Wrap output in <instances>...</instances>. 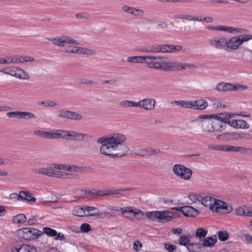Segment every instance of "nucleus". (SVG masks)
<instances>
[{"instance_id":"obj_6","label":"nucleus","mask_w":252,"mask_h":252,"mask_svg":"<svg viewBox=\"0 0 252 252\" xmlns=\"http://www.w3.org/2000/svg\"><path fill=\"white\" fill-rule=\"evenodd\" d=\"M216 89L217 91L222 92L244 91L247 89V86L240 84L233 85L231 83L221 82L217 85Z\"/></svg>"},{"instance_id":"obj_24","label":"nucleus","mask_w":252,"mask_h":252,"mask_svg":"<svg viewBox=\"0 0 252 252\" xmlns=\"http://www.w3.org/2000/svg\"><path fill=\"white\" fill-rule=\"evenodd\" d=\"M224 204V201L214 198L212 206H210V210L213 212L220 213L221 212V206Z\"/></svg>"},{"instance_id":"obj_2","label":"nucleus","mask_w":252,"mask_h":252,"mask_svg":"<svg viewBox=\"0 0 252 252\" xmlns=\"http://www.w3.org/2000/svg\"><path fill=\"white\" fill-rule=\"evenodd\" d=\"M145 216L150 220L157 221L160 223L171 221L173 219L177 217L176 213L166 211L147 212Z\"/></svg>"},{"instance_id":"obj_62","label":"nucleus","mask_w":252,"mask_h":252,"mask_svg":"<svg viewBox=\"0 0 252 252\" xmlns=\"http://www.w3.org/2000/svg\"><path fill=\"white\" fill-rule=\"evenodd\" d=\"M11 160L7 158H0V165L12 164Z\"/></svg>"},{"instance_id":"obj_44","label":"nucleus","mask_w":252,"mask_h":252,"mask_svg":"<svg viewBox=\"0 0 252 252\" xmlns=\"http://www.w3.org/2000/svg\"><path fill=\"white\" fill-rule=\"evenodd\" d=\"M190 243V238L187 236H182L179 239V244L180 245L184 246L187 248L188 245Z\"/></svg>"},{"instance_id":"obj_47","label":"nucleus","mask_w":252,"mask_h":252,"mask_svg":"<svg viewBox=\"0 0 252 252\" xmlns=\"http://www.w3.org/2000/svg\"><path fill=\"white\" fill-rule=\"evenodd\" d=\"M233 210L232 206L228 205L224 202V205H222L221 208V213H230Z\"/></svg>"},{"instance_id":"obj_7","label":"nucleus","mask_w":252,"mask_h":252,"mask_svg":"<svg viewBox=\"0 0 252 252\" xmlns=\"http://www.w3.org/2000/svg\"><path fill=\"white\" fill-rule=\"evenodd\" d=\"M123 209H126L125 215H123L124 217L132 220H134L135 219L139 220L143 217L144 213L141 210L134 208L133 207L127 206L123 207Z\"/></svg>"},{"instance_id":"obj_33","label":"nucleus","mask_w":252,"mask_h":252,"mask_svg":"<svg viewBox=\"0 0 252 252\" xmlns=\"http://www.w3.org/2000/svg\"><path fill=\"white\" fill-rule=\"evenodd\" d=\"M131 189H121L118 190H106L107 192V196H112L113 197H116L117 198H119L122 196V194L121 193L118 192L119 191H123L126 190H131Z\"/></svg>"},{"instance_id":"obj_63","label":"nucleus","mask_w":252,"mask_h":252,"mask_svg":"<svg viewBox=\"0 0 252 252\" xmlns=\"http://www.w3.org/2000/svg\"><path fill=\"white\" fill-rule=\"evenodd\" d=\"M234 27L224 26L221 25V31L227 32L228 33H233Z\"/></svg>"},{"instance_id":"obj_1","label":"nucleus","mask_w":252,"mask_h":252,"mask_svg":"<svg viewBox=\"0 0 252 252\" xmlns=\"http://www.w3.org/2000/svg\"><path fill=\"white\" fill-rule=\"evenodd\" d=\"M126 137L121 133H114L112 136H104L97 139V142L101 144L100 153L112 158H121L128 151L127 145L124 144Z\"/></svg>"},{"instance_id":"obj_36","label":"nucleus","mask_w":252,"mask_h":252,"mask_svg":"<svg viewBox=\"0 0 252 252\" xmlns=\"http://www.w3.org/2000/svg\"><path fill=\"white\" fill-rule=\"evenodd\" d=\"M72 214L75 216L77 217H84L85 211L84 207H82L79 206H75L72 211Z\"/></svg>"},{"instance_id":"obj_18","label":"nucleus","mask_w":252,"mask_h":252,"mask_svg":"<svg viewBox=\"0 0 252 252\" xmlns=\"http://www.w3.org/2000/svg\"><path fill=\"white\" fill-rule=\"evenodd\" d=\"M35 135L40 136L45 139H56V130L55 131H45L39 130H36L34 131Z\"/></svg>"},{"instance_id":"obj_57","label":"nucleus","mask_w":252,"mask_h":252,"mask_svg":"<svg viewBox=\"0 0 252 252\" xmlns=\"http://www.w3.org/2000/svg\"><path fill=\"white\" fill-rule=\"evenodd\" d=\"M170 53L181 51L183 47L181 45H169Z\"/></svg>"},{"instance_id":"obj_26","label":"nucleus","mask_w":252,"mask_h":252,"mask_svg":"<svg viewBox=\"0 0 252 252\" xmlns=\"http://www.w3.org/2000/svg\"><path fill=\"white\" fill-rule=\"evenodd\" d=\"M219 114L220 116L218 119L220 120V122H224V124H227L229 126L230 124H231V118L236 115L234 113H220Z\"/></svg>"},{"instance_id":"obj_51","label":"nucleus","mask_w":252,"mask_h":252,"mask_svg":"<svg viewBox=\"0 0 252 252\" xmlns=\"http://www.w3.org/2000/svg\"><path fill=\"white\" fill-rule=\"evenodd\" d=\"M170 49L169 44H159V53H170Z\"/></svg>"},{"instance_id":"obj_61","label":"nucleus","mask_w":252,"mask_h":252,"mask_svg":"<svg viewBox=\"0 0 252 252\" xmlns=\"http://www.w3.org/2000/svg\"><path fill=\"white\" fill-rule=\"evenodd\" d=\"M20 59L21 63L33 62L34 61V58L29 56L20 57Z\"/></svg>"},{"instance_id":"obj_35","label":"nucleus","mask_w":252,"mask_h":252,"mask_svg":"<svg viewBox=\"0 0 252 252\" xmlns=\"http://www.w3.org/2000/svg\"><path fill=\"white\" fill-rule=\"evenodd\" d=\"M74 140L78 141L88 140L93 138V136L89 134L75 132Z\"/></svg>"},{"instance_id":"obj_46","label":"nucleus","mask_w":252,"mask_h":252,"mask_svg":"<svg viewBox=\"0 0 252 252\" xmlns=\"http://www.w3.org/2000/svg\"><path fill=\"white\" fill-rule=\"evenodd\" d=\"M143 51L147 53H159V44L151 46L148 48L144 49Z\"/></svg>"},{"instance_id":"obj_50","label":"nucleus","mask_w":252,"mask_h":252,"mask_svg":"<svg viewBox=\"0 0 252 252\" xmlns=\"http://www.w3.org/2000/svg\"><path fill=\"white\" fill-rule=\"evenodd\" d=\"M38 105H43L46 107H53L56 106L57 103L55 101L48 100L39 102Z\"/></svg>"},{"instance_id":"obj_17","label":"nucleus","mask_w":252,"mask_h":252,"mask_svg":"<svg viewBox=\"0 0 252 252\" xmlns=\"http://www.w3.org/2000/svg\"><path fill=\"white\" fill-rule=\"evenodd\" d=\"M75 131L64 130H57L56 138H65L67 140H74Z\"/></svg>"},{"instance_id":"obj_27","label":"nucleus","mask_w":252,"mask_h":252,"mask_svg":"<svg viewBox=\"0 0 252 252\" xmlns=\"http://www.w3.org/2000/svg\"><path fill=\"white\" fill-rule=\"evenodd\" d=\"M187 249L190 252H200L203 251L201 243H190Z\"/></svg>"},{"instance_id":"obj_32","label":"nucleus","mask_w":252,"mask_h":252,"mask_svg":"<svg viewBox=\"0 0 252 252\" xmlns=\"http://www.w3.org/2000/svg\"><path fill=\"white\" fill-rule=\"evenodd\" d=\"M208 230L205 228L199 227L197 229L195 233V237L200 241H202L206 236Z\"/></svg>"},{"instance_id":"obj_19","label":"nucleus","mask_w":252,"mask_h":252,"mask_svg":"<svg viewBox=\"0 0 252 252\" xmlns=\"http://www.w3.org/2000/svg\"><path fill=\"white\" fill-rule=\"evenodd\" d=\"M230 126L237 129H248L250 127L249 124L243 120H232L231 124H230Z\"/></svg>"},{"instance_id":"obj_11","label":"nucleus","mask_w":252,"mask_h":252,"mask_svg":"<svg viewBox=\"0 0 252 252\" xmlns=\"http://www.w3.org/2000/svg\"><path fill=\"white\" fill-rule=\"evenodd\" d=\"M171 209L177 211L188 217H194L199 214L198 210L190 206L175 207L171 208Z\"/></svg>"},{"instance_id":"obj_22","label":"nucleus","mask_w":252,"mask_h":252,"mask_svg":"<svg viewBox=\"0 0 252 252\" xmlns=\"http://www.w3.org/2000/svg\"><path fill=\"white\" fill-rule=\"evenodd\" d=\"M122 9L124 11L127 13L131 14L134 16H142L144 14V12L143 10L133 7L125 5L122 7Z\"/></svg>"},{"instance_id":"obj_31","label":"nucleus","mask_w":252,"mask_h":252,"mask_svg":"<svg viewBox=\"0 0 252 252\" xmlns=\"http://www.w3.org/2000/svg\"><path fill=\"white\" fill-rule=\"evenodd\" d=\"M15 77L20 79L28 80L30 78V75L24 70L16 67Z\"/></svg>"},{"instance_id":"obj_28","label":"nucleus","mask_w":252,"mask_h":252,"mask_svg":"<svg viewBox=\"0 0 252 252\" xmlns=\"http://www.w3.org/2000/svg\"><path fill=\"white\" fill-rule=\"evenodd\" d=\"M146 56H130L127 58V62L132 63H145Z\"/></svg>"},{"instance_id":"obj_9","label":"nucleus","mask_w":252,"mask_h":252,"mask_svg":"<svg viewBox=\"0 0 252 252\" xmlns=\"http://www.w3.org/2000/svg\"><path fill=\"white\" fill-rule=\"evenodd\" d=\"M167 58L164 57H156L153 56H146L145 63L150 68L158 69L161 61H165Z\"/></svg>"},{"instance_id":"obj_4","label":"nucleus","mask_w":252,"mask_h":252,"mask_svg":"<svg viewBox=\"0 0 252 252\" xmlns=\"http://www.w3.org/2000/svg\"><path fill=\"white\" fill-rule=\"evenodd\" d=\"M17 235L20 239L33 240L43 235V233L33 228H22L17 230Z\"/></svg>"},{"instance_id":"obj_8","label":"nucleus","mask_w":252,"mask_h":252,"mask_svg":"<svg viewBox=\"0 0 252 252\" xmlns=\"http://www.w3.org/2000/svg\"><path fill=\"white\" fill-rule=\"evenodd\" d=\"M58 117L60 118L71 120H80L83 119V116L81 114L65 109L58 110Z\"/></svg>"},{"instance_id":"obj_20","label":"nucleus","mask_w":252,"mask_h":252,"mask_svg":"<svg viewBox=\"0 0 252 252\" xmlns=\"http://www.w3.org/2000/svg\"><path fill=\"white\" fill-rule=\"evenodd\" d=\"M217 242V237L216 235H213L210 237H205L202 241L201 245L204 247H213Z\"/></svg>"},{"instance_id":"obj_16","label":"nucleus","mask_w":252,"mask_h":252,"mask_svg":"<svg viewBox=\"0 0 252 252\" xmlns=\"http://www.w3.org/2000/svg\"><path fill=\"white\" fill-rule=\"evenodd\" d=\"M241 45L240 40L238 35L232 36L226 40V47L232 51L238 49Z\"/></svg>"},{"instance_id":"obj_54","label":"nucleus","mask_w":252,"mask_h":252,"mask_svg":"<svg viewBox=\"0 0 252 252\" xmlns=\"http://www.w3.org/2000/svg\"><path fill=\"white\" fill-rule=\"evenodd\" d=\"M80 230V232H88L91 230V226L89 223H84L81 225Z\"/></svg>"},{"instance_id":"obj_12","label":"nucleus","mask_w":252,"mask_h":252,"mask_svg":"<svg viewBox=\"0 0 252 252\" xmlns=\"http://www.w3.org/2000/svg\"><path fill=\"white\" fill-rule=\"evenodd\" d=\"M6 116L9 118H16L25 120L35 119L36 116L32 113L26 111H12L7 112Z\"/></svg>"},{"instance_id":"obj_45","label":"nucleus","mask_w":252,"mask_h":252,"mask_svg":"<svg viewBox=\"0 0 252 252\" xmlns=\"http://www.w3.org/2000/svg\"><path fill=\"white\" fill-rule=\"evenodd\" d=\"M218 238L221 241L227 240L229 237V234L226 231H220L218 233Z\"/></svg>"},{"instance_id":"obj_14","label":"nucleus","mask_w":252,"mask_h":252,"mask_svg":"<svg viewBox=\"0 0 252 252\" xmlns=\"http://www.w3.org/2000/svg\"><path fill=\"white\" fill-rule=\"evenodd\" d=\"M134 154L138 156L144 158L150 157L153 155H158L160 153V150L149 148H137L134 149Z\"/></svg>"},{"instance_id":"obj_42","label":"nucleus","mask_w":252,"mask_h":252,"mask_svg":"<svg viewBox=\"0 0 252 252\" xmlns=\"http://www.w3.org/2000/svg\"><path fill=\"white\" fill-rule=\"evenodd\" d=\"M16 71V67L12 66L10 67H5L3 69H0V72L5 74H8L11 76L15 77Z\"/></svg>"},{"instance_id":"obj_49","label":"nucleus","mask_w":252,"mask_h":252,"mask_svg":"<svg viewBox=\"0 0 252 252\" xmlns=\"http://www.w3.org/2000/svg\"><path fill=\"white\" fill-rule=\"evenodd\" d=\"M239 37L241 45L246 41H248L249 40L252 39V35L248 34H243L238 35Z\"/></svg>"},{"instance_id":"obj_30","label":"nucleus","mask_w":252,"mask_h":252,"mask_svg":"<svg viewBox=\"0 0 252 252\" xmlns=\"http://www.w3.org/2000/svg\"><path fill=\"white\" fill-rule=\"evenodd\" d=\"M16 251L14 252H36V249L28 245H22L19 248H15Z\"/></svg>"},{"instance_id":"obj_43","label":"nucleus","mask_w":252,"mask_h":252,"mask_svg":"<svg viewBox=\"0 0 252 252\" xmlns=\"http://www.w3.org/2000/svg\"><path fill=\"white\" fill-rule=\"evenodd\" d=\"M71 174L60 171H55V176L57 178H61L63 179H70Z\"/></svg>"},{"instance_id":"obj_15","label":"nucleus","mask_w":252,"mask_h":252,"mask_svg":"<svg viewBox=\"0 0 252 252\" xmlns=\"http://www.w3.org/2000/svg\"><path fill=\"white\" fill-rule=\"evenodd\" d=\"M211 46L217 49H222L226 47V40L224 37H213L210 40Z\"/></svg>"},{"instance_id":"obj_29","label":"nucleus","mask_w":252,"mask_h":252,"mask_svg":"<svg viewBox=\"0 0 252 252\" xmlns=\"http://www.w3.org/2000/svg\"><path fill=\"white\" fill-rule=\"evenodd\" d=\"M20 199L30 202H35L36 199L27 191H21L19 194Z\"/></svg>"},{"instance_id":"obj_37","label":"nucleus","mask_w":252,"mask_h":252,"mask_svg":"<svg viewBox=\"0 0 252 252\" xmlns=\"http://www.w3.org/2000/svg\"><path fill=\"white\" fill-rule=\"evenodd\" d=\"M172 104H174L180 106L184 108H191V101L185 100H174L171 102Z\"/></svg>"},{"instance_id":"obj_39","label":"nucleus","mask_w":252,"mask_h":252,"mask_svg":"<svg viewBox=\"0 0 252 252\" xmlns=\"http://www.w3.org/2000/svg\"><path fill=\"white\" fill-rule=\"evenodd\" d=\"M84 209L85 212L87 211L88 212L94 211V213H91L86 215V217L88 216H94L96 215H98L99 213V210L94 207L89 206H84Z\"/></svg>"},{"instance_id":"obj_48","label":"nucleus","mask_w":252,"mask_h":252,"mask_svg":"<svg viewBox=\"0 0 252 252\" xmlns=\"http://www.w3.org/2000/svg\"><path fill=\"white\" fill-rule=\"evenodd\" d=\"M75 51H72L73 53L88 54L90 50L87 48L80 47H75Z\"/></svg>"},{"instance_id":"obj_53","label":"nucleus","mask_w":252,"mask_h":252,"mask_svg":"<svg viewBox=\"0 0 252 252\" xmlns=\"http://www.w3.org/2000/svg\"><path fill=\"white\" fill-rule=\"evenodd\" d=\"M188 171L183 172L184 177H182L181 179L189 180L191 178L192 174V171L191 169L188 168Z\"/></svg>"},{"instance_id":"obj_64","label":"nucleus","mask_w":252,"mask_h":252,"mask_svg":"<svg viewBox=\"0 0 252 252\" xmlns=\"http://www.w3.org/2000/svg\"><path fill=\"white\" fill-rule=\"evenodd\" d=\"M236 214L240 216H246V211L242 207L237 208L235 210Z\"/></svg>"},{"instance_id":"obj_23","label":"nucleus","mask_w":252,"mask_h":252,"mask_svg":"<svg viewBox=\"0 0 252 252\" xmlns=\"http://www.w3.org/2000/svg\"><path fill=\"white\" fill-rule=\"evenodd\" d=\"M191 108L196 110H204L208 106L207 102L204 99L191 101Z\"/></svg>"},{"instance_id":"obj_10","label":"nucleus","mask_w":252,"mask_h":252,"mask_svg":"<svg viewBox=\"0 0 252 252\" xmlns=\"http://www.w3.org/2000/svg\"><path fill=\"white\" fill-rule=\"evenodd\" d=\"M216 122H213V120H206L201 122L202 129L204 132H212L220 131L223 129V126L219 125V126H216Z\"/></svg>"},{"instance_id":"obj_21","label":"nucleus","mask_w":252,"mask_h":252,"mask_svg":"<svg viewBox=\"0 0 252 252\" xmlns=\"http://www.w3.org/2000/svg\"><path fill=\"white\" fill-rule=\"evenodd\" d=\"M177 68H178L177 63L174 62H166L161 61L158 70L168 71L174 70V69Z\"/></svg>"},{"instance_id":"obj_3","label":"nucleus","mask_w":252,"mask_h":252,"mask_svg":"<svg viewBox=\"0 0 252 252\" xmlns=\"http://www.w3.org/2000/svg\"><path fill=\"white\" fill-rule=\"evenodd\" d=\"M210 149L228 152H239L242 154L252 155V149L241 146L236 147L229 145H217L212 146Z\"/></svg>"},{"instance_id":"obj_25","label":"nucleus","mask_w":252,"mask_h":252,"mask_svg":"<svg viewBox=\"0 0 252 252\" xmlns=\"http://www.w3.org/2000/svg\"><path fill=\"white\" fill-rule=\"evenodd\" d=\"M188 171V168L182 164H175L173 167V172L177 176L181 178L184 177L183 172Z\"/></svg>"},{"instance_id":"obj_40","label":"nucleus","mask_w":252,"mask_h":252,"mask_svg":"<svg viewBox=\"0 0 252 252\" xmlns=\"http://www.w3.org/2000/svg\"><path fill=\"white\" fill-rule=\"evenodd\" d=\"M213 200L214 197L204 196L203 197H201L200 201L203 205L206 207L209 206V208L210 209V206H212Z\"/></svg>"},{"instance_id":"obj_59","label":"nucleus","mask_w":252,"mask_h":252,"mask_svg":"<svg viewBox=\"0 0 252 252\" xmlns=\"http://www.w3.org/2000/svg\"><path fill=\"white\" fill-rule=\"evenodd\" d=\"M243 57L247 62H252V51H249L243 55Z\"/></svg>"},{"instance_id":"obj_58","label":"nucleus","mask_w":252,"mask_h":252,"mask_svg":"<svg viewBox=\"0 0 252 252\" xmlns=\"http://www.w3.org/2000/svg\"><path fill=\"white\" fill-rule=\"evenodd\" d=\"M164 247L169 252H173L177 248L176 246L169 243H165Z\"/></svg>"},{"instance_id":"obj_52","label":"nucleus","mask_w":252,"mask_h":252,"mask_svg":"<svg viewBox=\"0 0 252 252\" xmlns=\"http://www.w3.org/2000/svg\"><path fill=\"white\" fill-rule=\"evenodd\" d=\"M201 197L199 195H196L194 193H191L189 195V198L193 202L195 203L197 201L200 202Z\"/></svg>"},{"instance_id":"obj_5","label":"nucleus","mask_w":252,"mask_h":252,"mask_svg":"<svg viewBox=\"0 0 252 252\" xmlns=\"http://www.w3.org/2000/svg\"><path fill=\"white\" fill-rule=\"evenodd\" d=\"M49 41H53L55 46L63 47L65 44L79 45L78 41L68 36H62L61 37H50L48 38Z\"/></svg>"},{"instance_id":"obj_55","label":"nucleus","mask_w":252,"mask_h":252,"mask_svg":"<svg viewBox=\"0 0 252 252\" xmlns=\"http://www.w3.org/2000/svg\"><path fill=\"white\" fill-rule=\"evenodd\" d=\"M90 14L85 12H81L76 15V17L80 19H88L90 18Z\"/></svg>"},{"instance_id":"obj_60","label":"nucleus","mask_w":252,"mask_h":252,"mask_svg":"<svg viewBox=\"0 0 252 252\" xmlns=\"http://www.w3.org/2000/svg\"><path fill=\"white\" fill-rule=\"evenodd\" d=\"M92 169V168L90 167H86V166L78 167V169H77V172L87 173L88 172L91 171Z\"/></svg>"},{"instance_id":"obj_41","label":"nucleus","mask_w":252,"mask_h":252,"mask_svg":"<svg viewBox=\"0 0 252 252\" xmlns=\"http://www.w3.org/2000/svg\"><path fill=\"white\" fill-rule=\"evenodd\" d=\"M43 231L44 234H46L49 237H53L57 235V232L56 230L49 227H45L43 228Z\"/></svg>"},{"instance_id":"obj_56","label":"nucleus","mask_w":252,"mask_h":252,"mask_svg":"<svg viewBox=\"0 0 252 252\" xmlns=\"http://www.w3.org/2000/svg\"><path fill=\"white\" fill-rule=\"evenodd\" d=\"M194 66L193 64H186V63H181V64H178L177 63V69H174V70H180L181 69H186L187 67H194Z\"/></svg>"},{"instance_id":"obj_34","label":"nucleus","mask_w":252,"mask_h":252,"mask_svg":"<svg viewBox=\"0 0 252 252\" xmlns=\"http://www.w3.org/2000/svg\"><path fill=\"white\" fill-rule=\"evenodd\" d=\"M120 105L122 108L137 107V102L133 100H123L120 102Z\"/></svg>"},{"instance_id":"obj_13","label":"nucleus","mask_w":252,"mask_h":252,"mask_svg":"<svg viewBox=\"0 0 252 252\" xmlns=\"http://www.w3.org/2000/svg\"><path fill=\"white\" fill-rule=\"evenodd\" d=\"M156 101L152 98H146L137 102V107L143 108L147 111H151L155 109Z\"/></svg>"},{"instance_id":"obj_38","label":"nucleus","mask_w":252,"mask_h":252,"mask_svg":"<svg viewBox=\"0 0 252 252\" xmlns=\"http://www.w3.org/2000/svg\"><path fill=\"white\" fill-rule=\"evenodd\" d=\"M27 218L26 216L23 214H20L14 217L12 219V221L14 223L19 224L24 223L26 222Z\"/></svg>"}]
</instances>
